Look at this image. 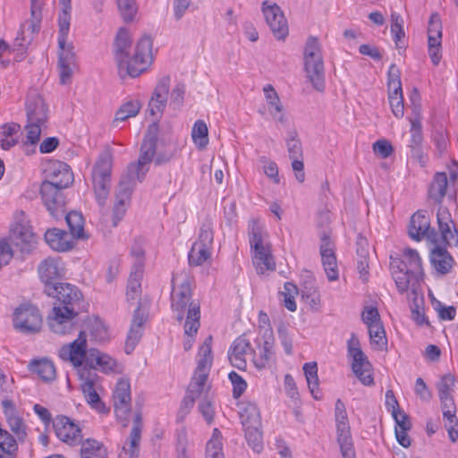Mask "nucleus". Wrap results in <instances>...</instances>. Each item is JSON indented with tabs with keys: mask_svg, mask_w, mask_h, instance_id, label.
Here are the masks:
<instances>
[{
	"mask_svg": "<svg viewBox=\"0 0 458 458\" xmlns=\"http://www.w3.org/2000/svg\"><path fill=\"white\" fill-rule=\"evenodd\" d=\"M336 441L343 458H356L353 439L344 403L337 399L335 407Z\"/></svg>",
	"mask_w": 458,
	"mask_h": 458,
	"instance_id": "12",
	"label": "nucleus"
},
{
	"mask_svg": "<svg viewBox=\"0 0 458 458\" xmlns=\"http://www.w3.org/2000/svg\"><path fill=\"white\" fill-rule=\"evenodd\" d=\"M56 437L63 442L76 445L81 443L82 436L80 428L67 417L61 418L55 424Z\"/></svg>",
	"mask_w": 458,
	"mask_h": 458,
	"instance_id": "28",
	"label": "nucleus"
},
{
	"mask_svg": "<svg viewBox=\"0 0 458 458\" xmlns=\"http://www.w3.org/2000/svg\"><path fill=\"white\" fill-rule=\"evenodd\" d=\"M214 240L213 223L207 218L199 228L197 241L192 244L188 259L191 266H201L211 257Z\"/></svg>",
	"mask_w": 458,
	"mask_h": 458,
	"instance_id": "14",
	"label": "nucleus"
},
{
	"mask_svg": "<svg viewBox=\"0 0 458 458\" xmlns=\"http://www.w3.org/2000/svg\"><path fill=\"white\" fill-rule=\"evenodd\" d=\"M17 449L16 439L7 430L0 428V453L10 457L13 456Z\"/></svg>",
	"mask_w": 458,
	"mask_h": 458,
	"instance_id": "51",
	"label": "nucleus"
},
{
	"mask_svg": "<svg viewBox=\"0 0 458 458\" xmlns=\"http://www.w3.org/2000/svg\"><path fill=\"white\" fill-rule=\"evenodd\" d=\"M259 161L262 164L265 174L275 183L278 184L280 182V179L278 175V167L276 162L267 159L266 157H260Z\"/></svg>",
	"mask_w": 458,
	"mask_h": 458,
	"instance_id": "58",
	"label": "nucleus"
},
{
	"mask_svg": "<svg viewBox=\"0 0 458 458\" xmlns=\"http://www.w3.org/2000/svg\"><path fill=\"white\" fill-rule=\"evenodd\" d=\"M10 240L21 254H30L37 247L38 237L29 221L21 218L11 228Z\"/></svg>",
	"mask_w": 458,
	"mask_h": 458,
	"instance_id": "16",
	"label": "nucleus"
},
{
	"mask_svg": "<svg viewBox=\"0 0 458 458\" xmlns=\"http://www.w3.org/2000/svg\"><path fill=\"white\" fill-rule=\"evenodd\" d=\"M143 270L141 265H133L129 276L126 296L128 300H135L141 293V279Z\"/></svg>",
	"mask_w": 458,
	"mask_h": 458,
	"instance_id": "37",
	"label": "nucleus"
},
{
	"mask_svg": "<svg viewBox=\"0 0 458 458\" xmlns=\"http://www.w3.org/2000/svg\"><path fill=\"white\" fill-rule=\"evenodd\" d=\"M46 181L59 187L67 188L73 181L69 165L61 161H54L45 169Z\"/></svg>",
	"mask_w": 458,
	"mask_h": 458,
	"instance_id": "27",
	"label": "nucleus"
},
{
	"mask_svg": "<svg viewBox=\"0 0 458 458\" xmlns=\"http://www.w3.org/2000/svg\"><path fill=\"white\" fill-rule=\"evenodd\" d=\"M171 78L169 75L161 77L154 89L148 101V111L150 114H163L168 107V94Z\"/></svg>",
	"mask_w": 458,
	"mask_h": 458,
	"instance_id": "22",
	"label": "nucleus"
},
{
	"mask_svg": "<svg viewBox=\"0 0 458 458\" xmlns=\"http://www.w3.org/2000/svg\"><path fill=\"white\" fill-rule=\"evenodd\" d=\"M46 293L55 298L59 303L53 308L48 318L51 331L58 335L72 333L75 327L73 318L85 310L81 292L75 285L60 283L56 285H48Z\"/></svg>",
	"mask_w": 458,
	"mask_h": 458,
	"instance_id": "2",
	"label": "nucleus"
},
{
	"mask_svg": "<svg viewBox=\"0 0 458 458\" xmlns=\"http://www.w3.org/2000/svg\"><path fill=\"white\" fill-rule=\"evenodd\" d=\"M112 165V154L109 150H105L98 157L92 170L94 192L96 199L100 206L105 205L109 195Z\"/></svg>",
	"mask_w": 458,
	"mask_h": 458,
	"instance_id": "10",
	"label": "nucleus"
},
{
	"mask_svg": "<svg viewBox=\"0 0 458 458\" xmlns=\"http://www.w3.org/2000/svg\"><path fill=\"white\" fill-rule=\"evenodd\" d=\"M81 458H107L106 447L95 439H87L81 443Z\"/></svg>",
	"mask_w": 458,
	"mask_h": 458,
	"instance_id": "43",
	"label": "nucleus"
},
{
	"mask_svg": "<svg viewBox=\"0 0 458 458\" xmlns=\"http://www.w3.org/2000/svg\"><path fill=\"white\" fill-rule=\"evenodd\" d=\"M146 322V316L140 311V306L135 310L131 327L125 342V352L131 353L142 336L143 325Z\"/></svg>",
	"mask_w": 458,
	"mask_h": 458,
	"instance_id": "33",
	"label": "nucleus"
},
{
	"mask_svg": "<svg viewBox=\"0 0 458 458\" xmlns=\"http://www.w3.org/2000/svg\"><path fill=\"white\" fill-rule=\"evenodd\" d=\"M42 315L30 303H22L13 313V327L20 333L30 335L38 333L42 327Z\"/></svg>",
	"mask_w": 458,
	"mask_h": 458,
	"instance_id": "15",
	"label": "nucleus"
},
{
	"mask_svg": "<svg viewBox=\"0 0 458 458\" xmlns=\"http://www.w3.org/2000/svg\"><path fill=\"white\" fill-rule=\"evenodd\" d=\"M264 94L267 100L268 111L270 113L282 112V105L275 89L271 85L264 87Z\"/></svg>",
	"mask_w": 458,
	"mask_h": 458,
	"instance_id": "56",
	"label": "nucleus"
},
{
	"mask_svg": "<svg viewBox=\"0 0 458 458\" xmlns=\"http://www.w3.org/2000/svg\"><path fill=\"white\" fill-rule=\"evenodd\" d=\"M412 295V302L411 303V319L420 327L429 326V321L425 315L424 311V298L422 295H419L418 292L414 293L411 290Z\"/></svg>",
	"mask_w": 458,
	"mask_h": 458,
	"instance_id": "39",
	"label": "nucleus"
},
{
	"mask_svg": "<svg viewBox=\"0 0 458 458\" xmlns=\"http://www.w3.org/2000/svg\"><path fill=\"white\" fill-rule=\"evenodd\" d=\"M30 369L45 382H51L55 378V368L49 360H33L30 364Z\"/></svg>",
	"mask_w": 458,
	"mask_h": 458,
	"instance_id": "38",
	"label": "nucleus"
},
{
	"mask_svg": "<svg viewBox=\"0 0 458 458\" xmlns=\"http://www.w3.org/2000/svg\"><path fill=\"white\" fill-rule=\"evenodd\" d=\"M45 241L52 250L59 252L67 251L73 245L71 235L58 228L48 229L45 233Z\"/></svg>",
	"mask_w": 458,
	"mask_h": 458,
	"instance_id": "34",
	"label": "nucleus"
},
{
	"mask_svg": "<svg viewBox=\"0 0 458 458\" xmlns=\"http://www.w3.org/2000/svg\"><path fill=\"white\" fill-rule=\"evenodd\" d=\"M172 293H171V307L174 317L178 321H182L184 318V313L191 304H197L191 301V285L188 276L185 273H177L172 278Z\"/></svg>",
	"mask_w": 458,
	"mask_h": 458,
	"instance_id": "11",
	"label": "nucleus"
},
{
	"mask_svg": "<svg viewBox=\"0 0 458 458\" xmlns=\"http://www.w3.org/2000/svg\"><path fill=\"white\" fill-rule=\"evenodd\" d=\"M267 237L264 225L258 220L252 219L249 224V241L252 253L271 249Z\"/></svg>",
	"mask_w": 458,
	"mask_h": 458,
	"instance_id": "32",
	"label": "nucleus"
},
{
	"mask_svg": "<svg viewBox=\"0 0 458 458\" xmlns=\"http://www.w3.org/2000/svg\"><path fill=\"white\" fill-rule=\"evenodd\" d=\"M59 187L47 181H44L40 187L41 199L47 209L53 217L57 218L63 212L64 199Z\"/></svg>",
	"mask_w": 458,
	"mask_h": 458,
	"instance_id": "21",
	"label": "nucleus"
},
{
	"mask_svg": "<svg viewBox=\"0 0 458 458\" xmlns=\"http://www.w3.org/2000/svg\"><path fill=\"white\" fill-rule=\"evenodd\" d=\"M430 262L438 273L445 275L450 272L454 261L445 248L437 246L430 253Z\"/></svg>",
	"mask_w": 458,
	"mask_h": 458,
	"instance_id": "35",
	"label": "nucleus"
},
{
	"mask_svg": "<svg viewBox=\"0 0 458 458\" xmlns=\"http://www.w3.org/2000/svg\"><path fill=\"white\" fill-rule=\"evenodd\" d=\"M387 75L388 91L391 92V90H401L402 83L400 79V71L394 64L390 65Z\"/></svg>",
	"mask_w": 458,
	"mask_h": 458,
	"instance_id": "63",
	"label": "nucleus"
},
{
	"mask_svg": "<svg viewBox=\"0 0 458 458\" xmlns=\"http://www.w3.org/2000/svg\"><path fill=\"white\" fill-rule=\"evenodd\" d=\"M274 358V337L272 332H267L264 340L257 344V350L252 352V361L259 369L266 368Z\"/></svg>",
	"mask_w": 458,
	"mask_h": 458,
	"instance_id": "29",
	"label": "nucleus"
},
{
	"mask_svg": "<svg viewBox=\"0 0 458 458\" xmlns=\"http://www.w3.org/2000/svg\"><path fill=\"white\" fill-rule=\"evenodd\" d=\"M304 374L307 379L308 386L315 399H318L316 393L318 386V367L316 362H308L303 366Z\"/></svg>",
	"mask_w": 458,
	"mask_h": 458,
	"instance_id": "50",
	"label": "nucleus"
},
{
	"mask_svg": "<svg viewBox=\"0 0 458 458\" xmlns=\"http://www.w3.org/2000/svg\"><path fill=\"white\" fill-rule=\"evenodd\" d=\"M131 45L129 31L120 28L114 42V58L119 72L137 77L147 70L152 61V40L150 37L143 36L138 41L132 56L129 54Z\"/></svg>",
	"mask_w": 458,
	"mask_h": 458,
	"instance_id": "4",
	"label": "nucleus"
},
{
	"mask_svg": "<svg viewBox=\"0 0 458 458\" xmlns=\"http://www.w3.org/2000/svg\"><path fill=\"white\" fill-rule=\"evenodd\" d=\"M131 385L127 380L120 379L113 392V402L118 418L126 420L131 411Z\"/></svg>",
	"mask_w": 458,
	"mask_h": 458,
	"instance_id": "23",
	"label": "nucleus"
},
{
	"mask_svg": "<svg viewBox=\"0 0 458 458\" xmlns=\"http://www.w3.org/2000/svg\"><path fill=\"white\" fill-rule=\"evenodd\" d=\"M191 138L199 149H203L208 144V129L203 120H197L191 130Z\"/></svg>",
	"mask_w": 458,
	"mask_h": 458,
	"instance_id": "47",
	"label": "nucleus"
},
{
	"mask_svg": "<svg viewBox=\"0 0 458 458\" xmlns=\"http://www.w3.org/2000/svg\"><path fill=\"white\" fill-rule=\"evenodd\" d=\"M253 350L250 342L243 336L236 338L228 352L229 360L232 365L239 369L246 368V356H252Z\"/></svg>",
	"mask_w": 458,
	"mask_h": 458,
	"instance_id": "30",
	"label": "nucleus"
},
{
	"mask_svg": "<svg viewBox=\"0 0 458 458\" xmlns=\"http://www.w3.org/2000/svg\"><path fill=\"white\" fill-rule=\"evenodd\" d=\"M245 437L250 447L256 453H260L263 449L262 435L258 427H249L245 428Z\"/></svg>",
	"mask_w": 458,
	"mask_h": 458,
	"instance_id": "55",
	"label": "nucleus"
},
{
	"mask_svg": "<svg viewBox=\"0 0 458 458\" xmlns=\"http://www.w3.org/2000/svg\"><path fill=\"white\" fill-rule=\"evenodd\" d=\"M455 385V378L451 374H446L442 377L437 384L438 395L441 403H445L447 406L452 404L454 401L453 391Z\"/></svg>",
	"mask_w": 458,
	"mask_h": 458,
	"instance_id": "44",
	"label": "nucleus"
},
{
	"mask_svg": "<svg viewBox=\"0 0 458 458\" xmlns=\"http://www.w3.org/2000/svg\"><path fill=\"white\" fill-rule=\"evenodd\" d=\"M438 232L430 226V219L426 211L414 213L408 225V235L411 239L420 242L427 239L436 244L445 246L458 245V229L455 227L451 213L447 208L440 206L437 212Z\"/></svg>",
	"mask_w": 458,
	"mask_h": 458,
	"instance_id": "3",
	"label": "nucleus"
},
{
	"mask_svg": "<svg viewBox=\"0 0 458 458\" xmlns=\"http://www.w3.org/2000/svg\"><path fill=\"white\" fill-rule=\"evenodd\" d=\"M212 336L207 337L199 347L197 360V368L188 387L185 402L193 404L205 391L206 382L213 363Z\"/></svg>",
	"mask_w": 458,
	"mask_h": 458,
	"instance_id": "6",
	"label": "nucleus"
},
{
	"mask_svg": "<svg viewBox=\"0 0 458 458\" xmlns=\"http://www.w3.org/2000/svg\"><path fill=\"white\" fill-rule=\"evenodd\" d=\"M320 255L322 264L329 281L338 278L337 262L335 255V245L326 233L321 236Z\"/></svg>",
	"mask_w": 458,
	"mask_h": 458,
	"instance_id": "26",
	"label": "nucleus"
},
{
	"mask_svg": "<svg viewBox=\"0 0 458 458\" xmlns=\"http://www.w3.org/2000/svg\"><path fill=\"white\" fill-rule=\"evenodd\" d=\"M368 330L371 344L378 350H383L387 344V340L382 323L374 324L369 327Z\"/></svg>",
	"mask_w": 458,
	"mask_h": 458,
	"instance_id": "49",
	"label": "nucleus"
},
{
	"mask_svg": "<svg viewBox=\"0 0 458 458\" xmlns=\"http://www.w3.org/2000/svg\"><path fill=\"white\" fill-rule=\"evenodd\" d=\"M62 7L58 14V67H75V54L72 46L67 45L72 20V0H59Z\"/></svg>",
	"mask_w": 458,
	"mask_h": 458,
	"instance_id": "7",
	"label": "nucleus"
},
{
	"mask_svg": "<svg viewBox=\"0 0 458 458\" xmlns=\"http://www.w3.org/2000/svg\"><path fill=\"white\" fill-rule=\"evenodd\" d=\"M449 174L450 178L448 179L446 173H436L429 184L428 197L437 204L442 202L444 197L458 180V163L456 161H453L452 166L449 168Z\"/></svg>",
	"mask_w": 458,
	"mask_h": 458,
	"instance_id": "17",
	"label": "nucleus"
},
{
	"mask_svg": "<svg viewBox=\"0 0 458 458\" xmlns=\"http://www.w3.org/2000/svg\"><path fill=\"white\" fill-rule=\"evenodd\" d=\"M47 112V106L42 97L35 95L27 98L26 114H46Z\"/></svg>",
	"mask_w": 458,
	"mask_h": 458,
	"instance_id": "54",
	"label": "nucleus"
},
{
	"mask_svg": "<svg viewBox=\"0 0 458 458\" xmlns=\"http://www.w3.org/2000/svg\"><path fill=\"white\" fill-rule=\"evenodd\" d=\"M79 376L81 381V387L87 403L91 406V408L98 411L105 412L106 411V406L101 402L96 390V384L98 380L96 372L92 369H88L81 368L79 370Z\"/></svg>",
	"mask_w": 458,
	"mask_h": 458,
	"instance_id": "19",
	"label": "nucleus"
},
{
	"mask_svg": "<svg viewBox=\"0 0 458 458\" xmlns=\"http://www.w3.org/2000/svg\"><path fill=\"white\" fill-rule=\"evenodd\" d=\"M262 13L274 36L277 39H284L288 35V25L281 8L276 4L264 1Z\"/></svg>",
	"mask_w": 458,
	"mask_h": 458,
	"instance_id": "20",
	"label": "nucleus"
},
{
	"mask_svg": "<svg viewBox=\"0 0 458 458\" xmlns=\"http://www.w3.org/2000/svg\"><path fill=\"white\" fill-rule=\"evenodd\" d=\"M179 152V144L170 131L160 130L157 122L148 125L144 135L138 161L128 165L127 171L121 177L115 194L114 207V216L120 219L125 213L131 200V195L138 182H141L148 165L154 162L157 165L169 163Z\"/></svg>",
	"mask_w": 458,
	"mask_h": 458,
	"instance_id": "1",
	"label": "nucleus"
},
{
	"mask_svg": "<svg viewBox=\"0 0 458 458\" xmlns=\"http://www.w3.org/2000/svg\"><path fill=\"white\" fill-rule=\"evenodd\" d=\"M390 269L398 291L403 293L409 289L416 293L423 276L422 260L419 252L405 248L400 257H390Z\"/></svg>",
	"mask_w": 458,
	"mask_h": 458,
	"instance_id": "5",
	"label": "nucleus"
},
{
	"mask_svg": "<svg viewBox=\"0 0 458 458\" xmlns=\"http://www.w3.org/2000/svg\"><path fill=\"white\" fill-rule=\"evenodd\" d=\"M140 434L141 429L138 426L132 427L129 439L119 454V458H139Z\"/></svg>",
	"mask_w": 458,
	"mask_h": 458,
	"instance_id": "36",
	"label": "nucleus"
},
{
	"mask_svg": "<svg viewBox=\"0 0 458 458\" xmlns=\"http://www.w3.org/2000/svg\"><path fill=\"white\" fill-rule=\"evenodd\" d=\"M119 13L125 22H131L138 12L135 0H116Z\"/></svg>",
	"mask_w": 458,
	"mask_h": 458,
	"instance_id": "52",
	"label": "nucleus"
},
{
	"mask_svg": "<svg viewBox=\"0 0 458 458\" xmlns=\"http://www.w3.org/2000/svg\"><path fill=\"white\" fill-rule=\"evenodd\" d=\"M434 310L437 312L438 317L443 320H453L455 317L456 310L453 306H445L438 301L432 302Z\"/></svg>",
	"mask_w": 458,
	"mask_h": 458,
	"instance_id": "64",
	"label": "nucleus"
},
{
	"mask_svg": "<svg viewBox=\"0 0 458 458\" xmlns=\"http://www.w3.org/2000/svg\"><path fill=\"white\" fill-rule=\"evenodd\" d=\"M228 377L233 385V397H240L247 387L245 380L238 373L234 371L230 372Z\"/></svg>",
	"mask_w": 458,
	"mask_h": 458,
	"instance_id": "61",
	"label": "nucleus"
},
{
	"mask_svg": "<svg viewBox=\"0 0 458 458\" xmlns=\"http://www.w3.org/2000/svg\"><path fill=\"white\" fill-rule=\"evenodd\" d=\"M347 354L351 359L352 369L355 376L363 385H372L374 383V379L371 374V363L361 350L360 341L353 333L347 341Z\"/></svg>",
	"mask_w": 458,
	"mask_h": 458,
	"instance_id": "13",
	"label": "nucleus"
},
{
	"mask_svg": "<svg viewBox=\"0 0 458 458\" xmlns=\"http://www.w3.org/2000/svg\"><path fill=\"white\" fill-rule=\"evenodd\" d=\"M2 408L6 422L19 441L23 442L27 437V426L12 400L2 401Z\"/></svg>",
	"mask_w": 458,
	"mask_h": 458,
	"instance_id": "25",
	"label": "nucleus"
},
{
	"mask_svg": "<svg viewBox=\"0 0 458 458\" xmlns=\"http://www.w3.org/2000/svg\"><path fill=\"white\" fill-rule=\"evenodd\" d=\"M253 264L259 274H264L267 271H273L276 268V263L271 253V249L265 251L252 253Z\"/></svg>",
	"mask_w": 458,
	"mask_h": 458,
	"instance_id": "45",
	"label": "nucleus"
},
{
	"mask_svg": "<svg viewBox=\"0 0 458 458\" xmlns=\"http://www.w3.org/2000/svg\"><path fill=\"white\" fill-rule=\"evenodd\" d=\"M39 278L44 283V292L47 293L48 285H56L55 281L64 276V268L59 258L48 257L43 259L38 267Z\"/></svg>",
	"mask_w": 458,
	"mask_h": 458,
	"instance_id": "24",
	"label": "nucleus"
},
{
	"mask_svg": "<svg viewBox=\"0 0 458 458\" xmlns=\"http://www.w3.org/2000/svg\"><path fill=\"white\" fill-rule=\"evenodd\" d=\"M65 220L72 238H84V219L81 213L77 211L69 212L65 216Z\"/></svg>",
	"mask_w": 458,
	"mask_h": 458,
	"instance_id": "46",
	"label": "nucleus"
},
{
	"mask_svg": "<svg viewBox=\"0 0 458 458\" xmlns=\"http://www.w3.org/2000/svg\"><path fill=\"white\" fill-rule=\"evenodd\" d=\"M42 4L39 0H30V18L21 24L17 32L14 50L17 59L24 57L26 47L31 44L35 36L39 32L42 20Z\"/></svg>",
	"mask_w": 458,
	"mask_h": 458,
	"instance_id": "9",
	"label": "nucleus"
},
{
	"mask_svg": "<svg viewBox=\"0 0 458 458\" xmlns=\"http://www.w3.org/2000/svg\"><path fill=\"white\" fill-rule=\"evenodd\" d=\"M304 68L307 77L318 91L325 89V72L318 38L310 37L304 48Z\"/></svg>",
	"mask_w": 458,
	"mask_h": 458,
	"instance_id": "8",
	"label": "nucleus"
},
{
	"mask_svg": "<svg viewBox=\"0 0 458 458\" xmlns=\"http://www.w3.org/2000/svg\"><path fill=\"white\" fill-rule=\"evenodd\" d=\"M198 408L206 422L210 425L214 421L216 413L213 402L205 397L199 402Z\"/></svg>",
	"mask_w": 458,
	"mask_h": 458,
	"instance_id": "60",
	"label": "nucleus"
},
{
	"mask_svg": "<svg viewBox=\"0 0 458 458\" xmlns=\"http://www.w3.org/2000/svg\"><path fill=\"white\" fill-rule=\"evenodd\" d=\"M87 347V335L81 331L74 341L60 348L59 357L64 361L71 362L75 368H81L84 360L88 363Z\"/></svg>",
	"mask_w": 458,
	"mask_h": 458,
	"instance_id": "18",
	"label": "nucleus"
},
{
	"mask_svg": "<svg viewBox=\"0 0 458 458\" xmlns=\"http://www.w3.org/2000/svg\"><path fill=\"white\" fill-rule=\"evenodd\" d=\"M186 95V85L185 83L179 81L172 89L169 96V112H181L184 105Z\"/></svg>",
	"mask_w": 458,
	"mask_h": 458,
	"instance_id": "42",
	"label": "nucleus"
},
{
	"mask_svg": "<svg viewBox=\"0 0 458 458\" xmlns=\"http://www.w3.org/2000/svg\"><path fill=\"white\" fill-rule=\"evenodd\" d=\"M200 309L199 304H191L188 310V316L184 324L183 349L189 351L191 349L195 335L199 328Z\"/></svg>",
	"mask_w": 458,
	"mask_h": 458,
	"instance_id": "31",
	"label": "nucleus"
},
{
	"mask_svg": "<svg viewBox=\"0 0 458 458\" xmlns=\"http://www.w3.org/2000/svg\"><path fill=\"white\" fill-rule=\"evenodd\" d=\"M25 139L23 140L24 145L35 146L37 145L41 138V127L38 123H28L25 128Z\"/></svg>",
	"mask_w": 458,
	"mask_h": 458,
	"instance_id": "57",
	"label": "nucleus"
},
{
	"mask_svg": "<svg viewBox=\"0 0 458 458\" xmlns=\"http://www.w3.org/2000/svg\"><path fill=\"white\" fill-rule=\"evenodd\" d=\"M361 319L367 327L374 324L382 323L377 309L373 306H367L364 308L361 313Z\"/></svg>",
	"mask_w": 458,
	"mask_h": 458,
	"instance_id": "62",
	"label": "nucleus"
},
{
	"mask_svg": "<svg viewBox=\"0 0 458 458\" xmlns=\"http://www.w3.org/2000/svg\"><path fill=\"white\" fill-rule=\"evenodd\" d=\"M240 416L245 428L249 427H258L260 423L259 409L253 403H248L240 412Z\"/></svg>",
	"mask_w": 458,
	"mask_h": 458,
	"instance_id": "48",
	"label": "nucleus"
},
{
	"mask_svg": "<svg viewBox=\"0 0 458 458\" xmlns=\"http://www.w3.org/2000/svg\"><path fill=\"white\" fill-rule=\"evenodd\" d=\"M205 458H225L223 451V435L215 428L210 439L207 442Z\"/></svg>",
	"mask_w": 458,
	"mask_h": 458,
	"instance_id": "40",
	"label": "nucleus"
},
{
	"mask_svg": "<svg viewBox=\"0 0 458 458\" xmlns=\"http://www.w3.org/2000/svg\"><path fill=\"white\" fill-rule=\"evenodd\" d=\"M286 146L290 158L302 157V147L301 141L296 139V133L291 132L286 140Z\"/></svg>",
	"mask_w": 458,
	"mask_h": 458,
	"instance_id": "59",
	"label": "nucleus"
},
{
	"mask_svg": "<svg viewBox=\"0 0 458 458\" xmlns=\"http://www.w3.org/2000/svg\"><path fill=\"white\" fill-rule=\"evenodd\" d=\"M411 123V143L410 147L417 153L420 152V146L423 140L421 132V123L419 117L410 119Z\"/></svg>",
	"mask_w": 458,
	"mask_h": 458,
	"instance_id": "53",
	"label": "nucleus"
},
{
	"mask_svg": "<svg viewBox=\"0 0 458 458\" xmlns=\"http://www.w3.org/2000/svg\"><path fill=\"white\" fill-rule=\"evenodd\" d=\"M88 364L90 367L98 366L107 372L114 369L116 362L107 354L102 353L97 349H90L89 350Z\"/></svg>",
	"mask_w": 458,
	"mask_h": 458,
	"instance_id": "41",
	"label": "nucleus"
}]
</instances>
